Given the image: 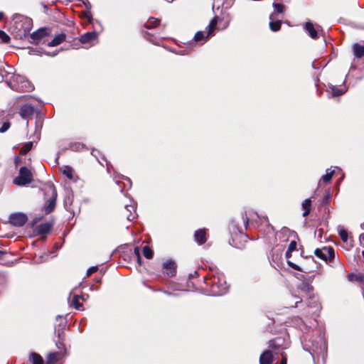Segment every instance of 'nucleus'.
Instances as JSON below:
<instances>
[{
  "mask_svg": "<svg viewBox=\"0 0 364 364\" xmlns=\"http://www.w3.org/2000/svg\"><path fill=\"white\" fill-rule=\"evenodd\" d=\"M78 299L79 296L77 295H74L71 301L70 305L74 306L75 309L80 310L82 305L78 301Z\"/></svg>",
  "mask_w": 364,
  "mask_h": 364,
  "instance_id": "nucleus-29",
  "label": "nucleus"
},
{
  "mask_svg": "<svg viewBox=\"0 0 364 364\" xmlns=\"http://www.w3.org/2000/svg\"><path fill=\"white\" fill-rule=\"evenodd\" d=\"M33 147V142L29 141L25 144L21 149L20 153L22 155L26 154Z\"/></svg>",
  "mask_w": 364,
  "mask_h": 364,
  "instance_id": "nucleus-30",
  "label": "nucleus"
},
{
  "mask_svg": "<svg viewBox=\"0 0 364 364\" xmlns=\"http://www.w3.org/2000/svg\"><path fill=\"white\" fill-rule=\"evenodd\" d=\"M274 7L275 9V10L278 12V13H282L283 11V5L282 4H274Z\"/></svg>",
  "mask_w": 364,
  "mask_h": 364,
  "instance_id": "nucleus-40",
  "label": "nucleus"
},
{
  "mask_svg": "<svg viewBox=\"0 0 364 364\" xmlns=\"http://www.w3.org/2000/svg\"><path fill=\"white\" fill-rule=\"evenodd\" d=\"M124 215L129 221H132L136 218V204L134 201H131L130 204L126 205Z\"/></svg>",
  "mask_w": 364,
  "mask_h": 364,
  "instance_id": "nucleus-10",
  "label": "nucleus"
},
{
  "mask_svg": "<svg viewBox=\"0 0 364 364\" xmlns=\"http://www.w3.org/2000/svg\"><path fill=\"white\" fill-rule=\"evenodd\" d=\"M42 190L44 192L45 196L48 198V200L43 208V210L46 214H48L55 209L57 191L55 186L51 183H46Z\"/></svg>",
  "mask_w": 364,
  "mask_h": 364,
  "instance_id": "nucleus-5",
  "label": "nucleus"
},
{
  "mask_svg": "<svg viewBox=\"0 0 364 364\" xmlns=\"http://www.w3.org/2000/svg\"><path fill=\"white\" fill-rule=\"evenodd\" d=\"M176 268V265L175 262L171 260L166 261L163 264L164 272L168 277H171L175 275Z\"/></svg>",
  "mask_w": 364,
  "mask_h": 364,
  "instance_id": "nucleus-12",
  "label": "nucleus"
},
{
  "mask_svg": "<svg viewBox=\"0 0 364 364\" xmlns=\"http://www.w3.org/2000/svg\"><path fill=\"white\" fill-rule=\"evenodd\" d=\"M29 359L33 364H43V360L42 357L36 353H32L30 355Z\"/></svg>",
  "mask_w": 364,
  "mask_h": 364,
  "instance_id": "nucleus-24",
  "label": "nucleus"
},
{
  "mask_svg": "<svg viewBox=\"0 0 364 364\" xmlns=\"http://www.w3.org/2000/svg\"><path fill=\"white\" fill-rule=\"evenodd\" d=\"M34 112V107L31 105H23L20 109V115L23 119H27L32 116Z\"/></svg>",
  "mask_w": 364,
  "mask_h": 364,
  "instance_id": "nucleus-14",
  "label": "nucleus"
},
{
  "mask_svg": "<svg viewBox=\"0 0 364 364\" xmlns=\"http://www.w3.org/2000/svg\"><path fill=\"white\" fill-rule=\"evenodd\" d=\"M47 55H50V54L48 53H46ZM57 53H54L53 54L50 55V56H54Z\"/></svg>",
  "mask_w": 364,
  "mask_h": 364,
  "instance_id": "nucleus-57",
  "label": "nucleus"
},
{
  "mask_svg": "<svg viewBox=\"0 0 364 364\" xmlns=\"http://www.w3.org/2000/svg\"><path fill=\"white\" fill-rule=\"evenodd\" d=\"M334 173V170L328 169L326 173L322 176V181L324 183H328L331 180Z\"/></svg>",
  "mask_w": 364,
  "mask_h": 364,
  "instance_id": "nucleus-28",
  "label": "nucleus"
},
{
  "mask_svg": "<svg viewBox=\"0 0 364 364\" xmlns=\"http://www.w3.org/2000/svg\"><path fill=\"white\" fill-rule=\"evenodd\" d=\"M311 201L309 198L306 199L302 203V208L304 210L303 216H306L310 213Z\"/></svg>",
  "mask_w": 364,
  "mask_h": 364,
  "instance_id": "nucleus-25",
  "label": "nucleus"
},
{
  "mask_svg": "<svg viewBox=\"0 0 364 364\" xmlns=\"http://www.w3.org/2000/svg\"><path fill=\"white\" fill-rule=\"evenodd\" d=\"M143 255L146 259H151L153 257V251L149 246L143 247Z\"/></svg>",
  "mask_w": 364,
  "mask_h": 364,
  "instance_id": "nucleus-31",
  "label": "nucleus"
},
{
  "mask_svg": "<svg viewBox=\"0 0 364 364\" xmlns=\"http://www.w3.org/2000/svg\"><path fill=\"white\" fill-rule=\"evenodd\" d=\"M287 263H288L289 266L291 267V268H293L294 269L300 270V268L297 264H296L290 261H288Z\"/></svg>",
  "mask_w": 364,
  "mask_h": 364,
  "instance_id": "nucleus-43",
  "label": "nucleus"
},
{
  "mask_svg": "<svg viewBox=\"0 0 364 364\" xmlns=\"http://www.w3.org/2000/svg\"><path fill=\"white\" fill-rule=\"evenodd\" d=\"M291 252H289V250H287L286 252V257L289 258L291 255Z\"/></svg>",
  "mask_w": 364,
  "mask_h": 364,
  "instance_id": "nucleus-52",
  "label": "nucleus"
},
{
  "mask_svg": "<svg viewBox=\"0 0 364 364\" xmlns=\"http://www.w3.org/2000/svg\"><path fill=\"white\" fill-rule=\"evenodd\" d=\"M53 226V222L49 221L37 225L35 230L38 235H43L48 233L50 231Z\"/></svg>",
  "mask_w": 364,
  "mask_h": 364,
  "instance_id": "nucleus-13",
  "label": "nucleus"
},
{
  "mask_svg": "<svg viewBox=\"0 0 364 364\" xmlns=\"http://www.w3.org/2000/svg\"><path fill=\"white\" fill-rule=\"evenodd\" d=\"M6 68H8V67L6 66ZM7 70H9V68H7V70H5L4 68L3 70L0 69V73H2L3 75H5L6 73H4V71H7Z\"/></svg>",
  "mask_w": 364,
  "mask_h": 364,
  "instance_id": "nucleus-51",
  "label": "nucleus"
},
{
  "mask_svg": "<svg viewBox=\"0 0 364 364\" xmlns=\"http://www.w3.org/2000/svg\"><path fill=\"white\" fill-rule=\"evenodd\" d=\"M282 360H281V363L280 364H287V356L285 353H282Z\"/></svg>",
  "mask_w": 364,
  "mask_h": 364,
  "instance_id": "nucleus-44",
  "label": "nucleus"
},
{
  "mask_svg": "<svg viewBox=\"0 0 364 364\" xmlns=\"http://www.w3.org/2000/svg\"><path fill=\"white\" fill-rule=\"evenodd\" d=\"M83 4H85L86 9H87V11L85 12H84V16L89 20V21H91V19H92V15L90 14V9H91V4L89 2L88 0H86L85 1H83Z\"/></svg>",
  "mask_w": 364,
  "mask_h": 364,
  "instance_id": "nucleus-27",
  "label": "nucleus"
},
{
  "mask_svg": "<svg viewBox=\"0 0 364 364\" xmlns=\"http://www.w3.org/2000/svg\"><path fill=\"white\" fill-rule=\"evenodd\" d=\"M10 127V123L8 122H4L1 127L0 128V132L4 133L6 132Z\"/></svg>",
  "mask_w": 364,
  "mask_h": 364,
  "instance_id": "nucleus-36",
  "label": "nucleus"
},
{
  "mask_svg": "<svg viewBox=\"0 0 364 364\" xmlns=\"http://www.w3.org/2000/svg\"><path fill=\"white\" fill-rule=\"evenodd\" d=\"M6 73V71H4ZM6 81V74L4 75L2 73H0V82Z\"/></svg>",
  "mask_w": 364,
  "mask_h": 364,
  "instance_id": "nucleus-45",
  "label": "nucleus"
},
{
  "mask_svg": "<svg viewBox=\"0 0 364 364\" xmlns=\"http://www.w3.org/2000/svg\"><path fill=\"white\" fill-rule=\"evenodd\" d=\"M303 285H304V287L306 289H308V290H309V289H311V287H309V286L308 284H303Z\"/></svg>",
  "mask_w": 364,
  "mask_h": 364,
  "instance_id": "nucleus-53",
  "label": "nucleus"
},
{
  "mask_svg": "<svg viewBox=\"0 0 364 364\" xmlns=\"http://www.w3.org/2000/svg\"><path fill=\"white\" fill-rule=\"evenodd\" d=\"M29 53L30 54H33V55H41V53L40 51L36 50V49H32L29 51Z\"/></svg>",
  "mask_w": 364,
  "mask_h": 364,
  "instance_id": "nucleus-46",
  "label": "nucleus"
},
{
  "mask_svg": "<svg viewBox=\"0 0 364 364\" xmlns=\"http://www.w3.org/2000/svg\"><path fill=\"white\" fill-rule=\"evenodd\" d=\"M41 220V218H38V217H36L33 220V223L35 224L36 223H38L39 220Z\"/></svg>",
  "mask_w": 364,
  "mask_h": 364,
  "instance_id": "nucleus-50",
  "label": "nucleus"
},
{
  "mask_svg": "<svg viewBox=\"0 0 364 364\" xmlns=\"http://www.w3.org/2000/svg\"><path fill=\"white\" fill-rule=\"evenodd\" d=\"M6 82L9 87L17 92H30L33 90V85L23 76L13 75L14 68L7 65Z\"/></svg>",
  "mask_w": 364,
  "mask_h": 364,
  "instance_id": "nucleus-2",
  "label": "nucleus"
},
{
  "mask_svg": "<svg viewBox=\"0 0 364 364\" xmlns=\"http://www.w3.org/2000/svg\"><path fill=\"white\" fill-rule=\"evenodd\" d=\"M230 18H228L226 20L225 23H224V25H223V28H227V27H228V24H229V23H230Z\"/></svg>",
  "mask_w": 364,
  "mask_h": 364,
  "instance_id": "nucleus-48",
  "label": "nucleus"
},
{
  "mask_svg": "<svg viewBox=\"0 0 364 364\" xmlns=\"http://www.w3.org/2000/svg\"><path fill=\"white\" fill-rule=\"evenodd\" d=\"M168 2H172L173 0H166Z\"/></svg>",
  "mask_w": 364,
  "mask_h": 364,
  "instance_id": "nucleus-59",
  "label": "nucleus"
},
{
  "mask_svg": "<svg viewBox=\"0 0 364 364\" xmlns=\"http://www.w3.org/2000/svg\"><path fill=\"white\" fill-rule=\"evenodd\" d=\"M134 253L136 254V257H137V261L140 264L141 263V256H140V253H139V250L138 247H136L134 249Z\"/></svg>",
  "mask_w": 364,
  "mask_h": 364,
  "instance_id": "nucleus-42",
  "label": "nucleus"
},
{
  "mask_svg": "<svg viewBox=\"0 0 364 364\" xmlns=\"http://www.w3.org/2000/svg\"><path fill=\"white\" fill-rule=\"evenodd\" d=\"M218 17H215L211 20L209 25L205 28V31H198L194 36V40L196 42L203 41L205 42L210 36L214 33V30L218 23Z\"/></svg>",
  "mask_w": 364,
  "mask_h": 364,
  "instance_id": "nucleus-6",
  "label": "nucleus"
},
{
  "mask_svg": "<svg viewBox=\"0 0 364 364\" xmlns=\"http://www.w3.org/2000/svg\"><path fill=\"white\" fill-rule=\"evenodd\" d=\"M6 255V252L2 250H0V260L3 259V256Z\"/></svg>",
  "mask_w": 364,
  "mask_h": 364,
  "instance_id": "nucleus-49",
  "label": "nucleus"
},
{
  "mask_svg": "<svg viewBox=\"0 0 364 364\" xmlns=\"http://www.w3.org/2000/svg\"><path fill=\"white\" fill-rule=\"evenodd\" d=\"M27 221V217L23 213L11 214L9 217V223L16 227H22Z\"/></svg>",
  "mask_w": 364,
  "mask_h": 364,
  "instance_id": "nucleus-9",
  "label": "nucleus"
},
{
  "mask_svg": "<svg viewBox=\"0 0 364 364\" xmlns=\"http://www.w3.org/2000/svg\"><path fill=\"white\" fill-rule=\"evenodd\" d=\"M48 34L46 28H41L38 31L32 33L30 36L32 43L40 40Z\"/></svg>",
  "mask_w": 364,
  "mask_h": 364,
  "instance_id": "nucleus-17",
  "label": "nucleus"
},
{
  "mask_svg": "<svg viewBox=\"0 0 364 364\" xmlns=\"http://www.w3.org/2000/svg\"><path fill=\"white\" fill-rule=\"evenodd\" d=\"M58 353H50L48 355V363L52 364L58 359Z\"/></svg>",
  "mask_w": 364,
  "mask_h": 364,
  "instance_id": "nucleus-34",
  "label": "nucleus"
},
{
  "mask_svg": "<svg viewBox=\"0 0 364 364\" xmlns=\"http://www.w3.org/2000/svg\"><path fill=\"white\" fill-rule=\"evenodd\" d=\"M304 28L311 38L317 39L318 38L319 26H314L311 22H306Z\"/></svg>",
  "mask_w": 364,
  "mask_h": 364,
  "instance_id": "nucleus-11",
  "label": "nucleus"
},
{
  "mask_svg": "<svg viewBox=\"0 0 364 364\" xmlns=\"http://www.w3.org/2000/svg\"><path fill=\"white\" fill-rule=\"evenodd\" d=\"M48 256H49L48 254H45L44 255L41 256L39 257V259L36 260V262H44L48 259Z\"/></svg>",
  "mask_w": 364,
  "mask_h": 364,
  "instance_id": "nucleus-41",
  "label": "nucleus"
},
{
  "mask_svg": "<svg viewBox=\"0 0 364 364\" xmlns=\"http://www.w3.org/2000/svg\"><path fill=\"white\" fill-rule=\"evenodd\" d=\"M3 17H4V13L0 12V21L3 18Z\"/></svg>",
  "mask_w": 364,
  "mask_h": 364,
  "instance_id": "nucleus-56",
  "label": "nucleus"
},
{
  "mask_svg": "<svg viewBox=\"0 0 364 364\" xmlns=\"http://www.w3.org/2000/svg\"><path fill=\"white\" fill-rule=\"evenodd\" d=\"M10 37L4 31L0 30V41L1 43H8Z\"/></svg>",
  "mask_w": 364,
  "mask_h": 364,
  "instance_id": "nucleus-35",
  "label": "nucleus"
},
{
  "mask_svg": "<svg viewBox=\"0 0 364 364\" xmlns=\"http://www.w3.org/2000/svg\"><path fill=\"white\" fill-rule=\"evenodd\" d=\"M353 53L357 58L364 57V46L355 43L353 46Z\"/></svg>",
  "mask_w": 364,
  "mask_h": 364,
  "instance_id": "nucleus-20",
  "label": "nucleus"
},
{
  "mask_svg": "<svg viewBox=\"0 0 364 364\" xmlns=\"http://www.w3.org/2000/svg\"><path fill=\"white\" fill-rule=\"evenodd\" d=\"M281 22L279 21H271L269 23V28L272 31H277L280 29Z\"/></svg>",
  "mask_w": 364,
  "mask_h": 364,
  "instance_id": "nucleus-33",
  "label": "nucleus"
},
{
  "mask_svg": "<svg viewBox=\"0 0 364 364\" xmlns=\"http://www.w3.org/2000/svg\"><path fill=\"white\" fill-rule=\"evenodd\" d=\"M315 255L325 261L326 263H331L335 257V252L331 247H323L317 248L314 251Z\"/></svg>",
  "mask_w": 364,
  "mask_h": 364,
  "instance_id": "nucleus-8",
  "label": "nucleus"
},
{
  "mask_svg": "<svg viewBox=\"0 0 364 364\" xmlns=\"http://www.w3.org/2000/svg\"><path fill=\"white\" fill-rule=\"evenodd\" d=\"M291 299L292 300V301L295 303L294 307H297V304L301 302V299H300L299 296L296 295H292L291 296Z\"/></svg>",
  "mask_w": 364,
  "mask_h": 364,
  "instance_id": "nucleus-37",
  "label": "nucleus"
},
{
  "mask_svg": "<svg viewBox=\"0 0 364 364\" xmlns=\"http://www.w3.org/2000/svg\"><path fill=\"white\" fill-rule=\"evenodd\" d=\"M329 88L331 90L332 95L333 97L340 96V95L344 94L346 92V88L338 89V88H337L334 85L329 86Z\"/></svg>",
  "mask_w": 364,
  "mask_h": 364,
  "instance_id": "nucleus-26",
  "label": "nucleus"
},
{
  "mask_svg": "<svg viewBox=\"0 0 364 364\" xmlns=\"http://www.w3.org/2000/svg\"><path fill=\"white\" fill-rule=\"evenodd\" d=\"M296 247V242L295 241H291L289 245V247H288V250L289 252H293L294 250H295Z\"/></svg>",
  "mask_w": 364,
  "mask_h": 364,
  "instance_id": "nucleus-39",
  "label": "nucleus"
},
{
  "mask_svg": "<svg viewBox=\"0 0 364 364\" xmlns=\"http://www.w3.org/2000/svg\"><path fill=\"white\" fill-rule=\"evenodd\" d=\"M31 28L32 21L31 18L20 14L14 15L11 31L15 38L20 40L25 38L30 33Z\"/></svg>",
  "mask_w": 364,
  "mask_h": 364,
  "instance_id": "nucleus-1",
  "label": "nucleus"
},
{
  "mask_svg": "<svg viewBox=\"0 0 364 364\" xmlns=\"http://www.w3.org/2000/svg\"><path fill=\"white\" fill-rule=\"evenodd\" d=\"M63 173L70 180H75V173L73 169L69 166H64L62 168Z\"/></svg>",
  "mask_w": 364,
  "mask_h": 364,
  "instance_id": "nucleus-21",
  "label": "nucleus"
},
{
  "mask_svg": "<svg viewBox=\"0 0 364 364\" xmlns=\"http://www.w3.org/2000/svg\"><path fill=\"white\" fill-rule=\"evenodd\" d=\"M19 161H20V159L18 157H16V159H15L16 164H18Z\"/></svg>",
  "mask_w": 364,
  "mask_h": 364,
  "instance_id": "nucleus-55",
  "label": "nucleus"
},
{
  "mask_svg": "<svg viewBox=\"0 0 364 364\" xmlns=\"http://www.w3.org/2000/svg\"><path fill=\"white\" fill-rule=\"evenodd\" d=\"M248 223H249V220H248V218H246V220H245V228H247V227L248 225Z\"/></svg>",
  "mask_w": 364,
  "mask_h": 364,
  "instance_id": "nucleus-54",
  "label": "nucleus"
},
{
  "mask_svg": "<svg viewBox=\"0 0 364 364\" xmlns=\"http://www.w3.org/2000/svg\"><path fill=\"white\" fill-rule=\"evenodd\" d=\"M160 21L155 18H150L148 19L144 26L146 29H151L156 27L159 24Z\"/></svg>",
  "mask_w": 364,
  "mask_h": 364,
  "instance_id": "nucleus-23",
  "label": "nucleus"
},
{
  "mask_svg": "<svg viewBox=\"0 0 364 364\" xmlns=\"http://www.w3.org/2000/svg\"><path fill=\"white\" fill-rule=\"evenodd\" d=\"M97 266L90 267L87 271V277H90L92 274L97 272Z\"/></svg>",
  "mask_w": 364,
  "mask_h": 364,
  "instance_id": "nucleus-38",
  "label": "nucleus"
},
{
  "mask_svg": "<svg viewBox=\"0 0 364 364\" xmlns=\"http://www.w3.org/2000/svg\"><path fill=\"white\" fill-rule=\"evenodd\" d=\"M98 33L95 31L87 32L82 35L80 38V41L82 43H89L95 41L97 38Z\"/></svg>",
  "mask_w": 364,
  "mask_h": 364,
  "instance_id": "nucleus-15",
  "label": "nucleus"
},
{
  "mask_svg": "<svg viewBox=\"0 0 364 364\" xmlns=\"http://www.w3.org/2000/svg\"><path fill=\"white\" fill-rule=\"evenodd\" d=\"M164 293H165V294H168V295H172V294H171V293H169V292H168V291H164Z\"/></svg>",
  "mask_w": 364,
  "mask_h": 364,
  "instance_id": "nucleus-58",
  "label": "nucleus"
},
{
  "mask_svg": "<svg viewBox=\"0 0 364 364\" xmlns=\"http://www.w3.org/2000/svg\"><path fill=\"white\" fill-rule=\"evenodd\" d=\"M33 181L31 171L26 166H22L19 170L17 177L14 179V183L18 186H26Z\"/></svg>",
  "mask_w": 364,
  "mask_h": 364,
  "instance_id": "nucleus-7",
  "label": "nucleus"
},
{
  "mask_svg": "<svg viewBox=\"0 0 364 364\" xmlns=\"http://www.w3.org/2000/svg\"><path fill=\"white\" fill-rule=\"evenodd\" d=\"M283 342H284V340L282 338H277L272 341H270L269 346H270V347L274 348H286L287 346L283 347V346H282Z\"/></svg>",
  "mask_w": 364,
  "mask_h": 364,
  "instance_id": "nucleus-22",
  "label": "nucleus"
},
{
  "mask_svg": "<svg viewBox=\"0 0 364 364\" xmlns=\"http://www.w3.org/2000/svg\"><path fill=\"white\" fill-rule=\"evenodd\" d=\"M194 237L198 245H202L206 242V233L205 229H200L195 232Z\"/></svg>",
  "mask_w": 364,
  "mask_h": 364,
  "instance_id": "nucleus-18",
  "label": "nucleus"
},
{
  "mask_svg": "<svg viewBox=\"0 0 364 364\" xmlns=\"http://www.w3.org/2000/svg\"><path fill=\"white\" fill-rule=\"evenodd\" d=\"M208 285L210 286V294L212 296H220L227 292L228 287L222 275L213 276L208 279Z\"/></svg>",
  "mask_w": 364,
  "mask_h": 364,
  "instance_id": "nucleus-4",
  "label": "nucleus"
},
{
  "mask_svg": "<svg viewBox=\"0 0 364 364\" xmlns=\"http://www.w3.org/2000/svg\"><path fill=\"white\" fill-rule=\"evenodd\" d=\"M65 40V35L63 33H60L56 35L54 38L48 43V46L50 47L56 46L60 45Z\"/></svg>",
  "mask_w": 364,
  "mask_h": 364,
  "instance_id": "nucleus-19",
  "label": "nucleus"
},
{
  "mask_svg": "<svg viewBox=\"0 0 364 364\" xmlns=\"http://www.w3.org/2000/svg\"><path fill=\"white\" fill-rule=\"evenodd\" d=\"M309 348L308 350L310 352L314 363L320 364V360H321L322 364H324L327 354V344L323 337L318 336L311 342V346Z\"/></svg>",
  "mask_w": 364,
  "mask_h": 364,
  "instance_id": "nucleus-3",
  "label": "nucleus"
},
{
  "mask_svg": "<svg viewBox=\"0 0 364 364\" xmlns=\"http://www.w3.org/2000/svg\"><path fill=\"white\" fill-rule=\"evenodd\" d=\"M273 355L270 350H264L259 357V364H272Z\"/></svg>",
  "mask_w": 364,
  "mask_h": 364,
  "instance_id": "nucleus-16",
  "label": "nucleus"
},
{
  "mask_svg": "<svg viewBox=\"0 0 364 364\" xmlns=\"http://www.w3.org/2000/svg\"><path fill=\"white\" fill-rule=\"evenodd\" d=\"M126 180H127L128 182H129V183H130V180H129V178H126Z\"/></svg>",
  "mask_w": 364,
  "mask_h": 364,
  "instance_id": "nucleus-60",
  "label": "nucleus"
},
{
  "mask_svg": "<svg viewBox=\"0 0 364 364\" xmlns=\"http://www.w3.org/2000/svg\"><path fill=\"white\" fill-rule=\"evenodd\" d=\"M338 233L342 240L346 242L348 240V232L343 228L338 227Z\"/></svg>",
  "mask_w": 364,
  "mask_h": 364,
  "instance_id": "nucleus-32",
  "label": "nucleus"
},
{
  "mask_svg": "<svg viewBox=\"0 0 364 364\" xmlns=\"http://www.w3.org/2000/svg\"><path fill=\"white\" fill-rule=\"evenodd\" d=\"M359 240L360 241V243L364 246V233H362L360 237Z\"/></svg>",
  "mask_w": 364,
  "mask_h": 364,
  "instance_id": "nucleus-47",
  "label": "nucleus"
}]
</instances>
